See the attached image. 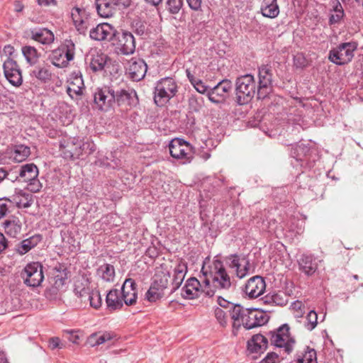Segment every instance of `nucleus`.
Here are the masks:
<instances>
[{"mask_svg": "<svg viewBox=\"0 0 363 363\" xmlns=\"http://www.w3.org/2000/svg\"><path fill=\"white\" fill-rule=\"evenodd\" d=\"M256 93V83L251 74H245L237 78L235 94L237 102L240 105L247 104Z\"/></svg>", "mask_w": 363, "mask_h": 363, "instance_id": "obj_1", "label": "nucleus"}, {"mask_svg": "<svg viewBox=\"0 0 363 363\" xmlns=\"http://www.w3.org/2000/svg\"><path fill=\"white\" fill-rule=\"evenodd\" d=\"M204 283L205 286H202L196 278L191 277L186 280L184 286L182 287L181 296L184 298L189 300L199 297L201 294L208 297L213 296L216 291L209 286V279H206Z\"/></svg>", "mask_w": 363, "mask_h": 363, "instance_id": "obj_2", "label": "nucleus"}, {"mask_svg": "<svg viewBox=\"0 0 363 363\" xmlns=\"http://www.w3.org/2000/svg\"><path fill=\"white\" fill-rule=\"evenodd\" d=\"M289 330V325L284 324L276 330L267 333L268 340H269L271 345L283 348L286 354L292 351L295 342L294 338L290 335Z\"/></svg>", "mask_w": 363, "mask_h": 363, "instance_id": "obj_3", "label": "nucleus"}, {"mask_svg": "<svg viewBox=\"0 0 363 363\" xmlns=\"http://www.w3.org/2000/svg\"><path fill=\"white\" fill-rule=\"evenodd\" d=\"M357 48V43L353 41L340 43L336 48L330 50L328 59L337 65L347 64L354 57V52Z\"/></svg>", "mask_w": 363, "mask_h": 363, "instance_id": "obj_4", "label": "nucleus"}, {"mask_svg": "<svg viewBox=\"0 0 363 363\" xmlns=\"http://www.w3.org/2000/svg\"><path fill=\"white\" fill-rule=\"evenodd\" d=\"M209 273L214 289L223 291L230 289L232 286L230 277L228 274L221 261L218 259L214 260Z\"/></svg>", "mask_w": 363, "mask_h": 363, "instance_id": "obj_5", "label": "nucleus"}, {"mask_svg": "<svg viewBox=\"0 0 363 363\" xmlns=\"http://www.w3.org/2000/svg\"><path fill=\"white\" fill-rule=\"evenodd\" d=\"M177 84L172 78L167 77L160 80L155 86L154 101L157 106H163L177 92Z\"/></svg>", "mask_w": 363, "mask_h": 363, "instance_id": "obj_6", "label": "nucleus"}, {"mask_svg": "<svg viewBox=\"0 0 363 363\" xmlns=\"http://www.w3.org/2000/svg\"><path fill=\"white\" fill-rule=\"evenodd\" d=\"M38 169L35 164H26L21 167L18 177H20L23 182L28 183V188L31 191L37 192L40 191L42 187L41 184L38 179ZM17 179L18 177H16L15 179H10L14 182Z\"/></svg>", "mask_w": 363, "mask_h": 363, "instance_id": "obj_7", "label": "nucleus"}, {"mask_svg": "<svg viewBox=\"0 0 363 363\" xmlns=\"http://www.w3.org/2000/svg\"><path fill=\"white\" fill-rule=\"evenodd\" d=\"M114 85L104 86L96 89L94 94V104L99 110L108 111L114 104Z\"/></svg>", "mask_w": 363, "mask_h": 363, "instance_id": "obj_8", "label": "nucleus"}, {"mask_svg": "<svg viewBox=\"0 0 363 363\" xmlns=\"http://www.w3.org/2000/svg\"><path fill=\"white\" fill-rule=\"evenodd\" d=\"M43 269V265L40 262L28 264L21 272L24 284L30 287L40 286L44 279Z\"/></svg>", "mask_w": 363, "mask_h": 363, "instance_id": "obj_9", "label": "nucleus"}, {"mask_svg": "<svg viewBox=\"0 0 363 363\" xmlns=\"http://www.w3.org/2000/svg\"><path fill=\"white\" fill-rule=\"evenodd\" d=\"M169 150L172 157L183 160V163L189 162L193 158L191 145L183 139H173L169 143Z\"/></svg>", "mask_w": 363, "mask_h": 363, "instance_id": "obj_10", "label": "nucleus"}, {"mask_svg": "<svg viewBox=\"0 0 363 363\" xmlns=\"http://www.w3.org/2000/svg\"><path fill=\"white\" fill-rule=\"evenodd\" d=\"M226 264L239 279H242L250 274V262L245 255H231L226 258Z\"/></svg>", "mask_w": 363, "mask_h": 363, "instance_id": "obj_11", "label": "nucleus"}, {"mask_svg": "<svg viewBox=\"0 0 363 363\" xmlns=\"http://www.w3.org/2000/svg\"><path fill=\"white\" fill-rule=\"evenodd\" d=\"M259 85L257 95L259 99H265L272 90V73L270 67L263 65L259 68Z\"/></svg>", "mask_w": 363, "mask_h": 363, "instance_id": "obj_12", "label": "nucleus"}, {"mask_svg": "<svg viewBox=\"0 0 363 363\" xmlns=\"http://www.w3.org/2000/svg\"><path fill=\"white\" fill-rule=\"evenodd\" d=\"M111 44L123 55L132 54L135 50V38L133 34L128 31L120 33L116 30Z\"/></svg>", "mask_w": 363, "mask_h": 363, "instance_id": "obj_13", "label": "nucleus"}, {"mask_svg": "<svg viewBox=\"0 0 363 363\" xmlns=\"http://www.w3.org/2000/svg\"><path fill=\"white\" fill-rule=\"evenodd\" d=\"M3 69L4 76L11 84L20 86L23 83L21 70L13 59L4 60Z\"/></svg>", "mask_w": 363, "mask_h": 363, "instance_id": "obj_14", "label": "nucleus"}, {"mask_svg": "<svg viewBox=\"0 0 363 363\" xmlns=\"http://www.w3.org/2000/svg\"><path fill=\"white\" fill-rule=\"evenodd\" d=\"M116 31L115 28L111 24L103 23L91 28L89 31V36L95 40H108L111 43L116 35Z\"/></svg>", "mask_w": 363, "mask_h": 363, "instance_id": "obj_15", "label": "nucleus"}, {"mask_svg": "<svg viewBox=\"0 0 363 363\" xmlns=\"http://www.w3.org/2000/svg\"><path fill=\"white\" fill-rule=\"evenodd\" d=\"M268 321L267 315L261 311L255 308H248V313L243 320L242 325L247 330L252 329L264 325Z\"/></svg>", "mask_w": 363, "mask_h": 363, "instance_id": "obj_16", "label": "nucleus"}, {"mask_svg": "<svg viewBox=\"0 0 363 363\" xmlns=\"http://www.w3.org/2000/svg\"><path fill=\"white\" fill-rule=\"evenodd\" d=\"M60 150L66 159L78 158L83 152L82 143L77 138H70L60 144Z\"/></svg>", "mask_w": 363, "mask_h": 363, "instance_id": "obj_17", "label": "nucleus"}, {"mask_svg": "<svg viewBox=\"0 0 363 363\" xmlns=\"http://www.w3.org/2000/svg\"><path fill=\"white\" fill-rule=\"evenodd\" d=\"M266 284L260 276H255L250 278L245 286L244 291L250 298H255L264 294Z\"/></svg>", "mask_w": 363, "mask_h": 363, "instance_id": "obj_18", "label": "nucleus"}, {"mask_svg": "<svg viewBox=\"0 0 363 363\" xmlns=\"http://www.w3.org/2000/svg\"><path fill=\"white\" fill-rule=\"evenodd\" d=\"M114 104L118 106H131L135 103L136 92L130 88L114 86Z\"/></svg>", "mask_w": 363, "mask_h": 363, "instance_id": "obj_19", "label": "nucleus"}, {"mask_svg": "<svg viewBox=\"0 0 363 363\" xmlns=\"http://www.w3.org/2000/svg\"><path fill=\"white\" fill-rule=\"evenodd\" d=\"M121 295L123 303L131 306L136 303L138 290L136 284L133 279H126L121 288Z\"/></svg>", "mask_w": 363, "mask_h": 363, "instance_id": "obj_20", "label": "nucleus"}, {"mask_svg": "<svg viewBox=\"0 0 363 363\" xmlns=\"http://www.w3.org/2000/svg\"><path fill=\"white\" fill-rule=\"evenodd\" d=\"M68 82L69 85L67 89V92L72 99L82 94L84 84L82 74L79 71L73 72L69 76Z\"/></svg>", "mask_w": 363, "mask_h": 363, "instance_id": "obj_21", "label": "nucleus"}, {"mask_svg": "<svg viewBox=\"0 0 363 363\" xmlns=\"http://www.w3.org/2000/svg\"><path fill=\"white\" fill-rule=\"evenodd\" d=\"M147 66L141 59H131L128 67V73L133 81H140L144 78Z\"/></svg>", "mask_w": 363, "mask_h": 363, "instance_id": "obj_22", "label": "nucleus"}, {"mask_svg": "<svg viewBox=\"0 0 363 363\" xmlns=\"http://www.w3.org/2000/svg\"><path fill=\"white\" fill-rule=\"evenodd\" d=\"M187 273V264L182 260H177L172 269V291H175L182 284Z\"/></svg>", "mask_w": 363, "mask_h": 363, "instance_id": "obj_23", "label": "nucleus"}, {"mask_svg": "<svg viewBox=\"0 0 363 363\" xmlns=\"http://www.w3.org/2000/svg\"><path fill=\"white\" fill-rule=\"evenodd\" d=\"M90 284L89 279L86 276H78L74 279L73 291L74 294L80 298L82 302L84 298H87L89 293L92 289Z\"/></svg>", "mask_w": 363, "mask_h": 363, "instance_id": "obj_24", "label": "nucleus"}, {"mask_svg": "<svg viewBox=\"0 0 363 363\" xmlns=\"http://www.w3.org/2000/svg\"><path fill=\"white\" fill-rule=\"evenodd\" d=\"M232 87L233 86L230 80L223 79L220 81L208 92L209 100L213 102H218L220 99H216V96H220V98L224 99L231 91Z\"/></svg>", "mask_w": 363, "mask_h": 363, "instance_id": "obj_25", "label": "nucleus"}, {"mask_svg": "<svg viewBox=\"0 0 363 363\" xmlns=\"http://www.w3.org/2000/svg\"><path fill=\"white\" fill-rule=\"evenodd\" d=\"M267 337L257 334L247 342V349L251 353H263L267 348Z\"/></svg>", "mask_w": 363, "mask_h": 363, "instance_id": "obj_26", "label": "nucleus"}, {"mask_svg": "<svg viewBox=\"0 0 363 363\" xmlns=\"http://www.w3.org/2000/svg\"><path fill=\"white\" fill-rule=\"evenodd\" d=\"M30 38L43 45H50L55 40L53 33L47 28H34L31 30Z\"/></svg>", "mask_w": 363, "mask_h": 363, "instance_id": "obj_27", "label": "nucleus"}, {"mask_svg": "<svg viewBox=\"0 0 363 363\" xmlns=\"http://www.w3.org/2000/svg\"><path fill=\"white\" fill-rule=\"evenodd\" d=\"M298 264L300 269L308 276L313 274L318 269L316 259L313 255H303Z\"/></svg>", "mask_w": 363, "mask_h": 363, "instance_id": "obj_28", "label": "nucleus"}, {"mask_svg": "<svg viewBox=\"0 0 363 363\" xmlns=\"http://www.w3.org/2000/svg\"><path fill=\"white\" fill-rule=\"evenodd\" d=\"M41 235H34L16 245L15 251L20 255H23L35 247L41 241Z\"/></svg>", "mask_w": 363, "mask_h": 363, "instance_id": "obj_29", "label": "nucleus"}, {"mask_svg": "<svg viewBox=\"0 0 363 363\" xmlns=\"http://www.w3.org/2000/svg\"><path fill=\"white\" fill-rule=\"evenodd\" d=\"M10 158L16 162L25 161L30 155V150L28 146L24 145H16L10 150Z\"/></svg>", "mask_w": 363, "mask_h": 363, "instance_id": "obj_30", "label": "nucleus"}, {"mask_svg": "<svg viewBox=\"0 0 363 363\" xmlns=\"http://www.w3.org/2000/svg\"><path fill=\"white\" fill-rule=\"evenodd\" d=\"M30 76L45 83L50 81L52 77L50 66L45 63L38 65L30 72Z\"/></svg>", "mask_w": 363, "mask_h": 363, "instance_id": "obj_31", "label": "nucleus"}, {"mask_svg": "<svg viewBox=\"0 0 363 363\" xmlns=\"http://www.w3.org/2000/svg\"><path fill=\"white\" fill-rule=\"evenodd\" d=\"M106 302L111 310H116L122 308L123 301L121 293L118 289H111L106 295Z\"/></svg>", "mask_w": 363, "mask_h": 363, "instance_id": "obj_32", "label": "nucleus"}, {"mask_svg": "<svg viewBox=\"0 0 363 363\" xmlns=\"http://www.w3.org/2000/svg\"><path fill=\"white\" fill-rule=\"evenodd\" d=\"M95 7L98 14L102 18H109L114 13L115 6L110 0H96Z\"/></svg>", "mask_w": 363, "mask_h": 363, "instance_id": "obj_33", "label": "nucleus"}, {"mask_svg": "<svg viewBox=\"0 0 363 363\" xmlns=\"http://www.w3.org/2000/svg\"><path fill=\"white\" fill-rule=\"evenodd\" d=\"M7 199L10 206L12 203H15L18 208H28L31 206L30 195L21 190Z\"/></svg>", "mask_w": 363, "mask_h": 363, "instance_id": "obj_34", "label": "nucleus"}, {"mask_svg": "<svg viewBox=\"0 0 363 363\" xmlns=\"http://www.w3.org/2000/svg\"><path fill=\"white\" fill-rule=\"evenodd\" d=\"M261 11L265 17L270 18L277 17L279 13V8L277 0H264Z\"/></svg>", "mask_w": 363, "mask_h": 363, "instance_id": "obj_35", "label": "nucleus"}, {"mask_svg": "<svg viewBox=\"0 0 363 363\" xmlns=\"http://www.w3.org/2000/svg\"><path fill=\"white\" fill-rule=\"evenodd\" d=\"M80 15L86 16V11L79 8H74L72 11V18L77 30L84 33L87 29L86 26V19L80 18Z\"/></svg>", "mask_w": 363, "mask_h": 363, "instance_id": "obj_36", "label": "nucleus"}, {"mask_svg": "<svg viewBox=\"0 0 363 363\" xmlns=\"http://www.w3.org/2000/svg\"><path fill=\"white\" fill-rule=\"evenodd\" d=\"M97 276L104 281L113 282L115 279L114 267L110 264L101 265L96 272Z\"/></svg>", "mask_w": 363, "mask_h": 363, "instance_id": "obj_37", "label": "nucleus"}, {"mask_svg": "<svg viewBox=\"0 0 363 363\" xmlns=\"http://www.w3.org/2000/svg\"><path fill=\"white\" fill-rule=\"evenodd\" d=\"M169 277V272H164L162 268L157 269L154 275L152 283L155 286H157L160 289L164 290L168 286Z\"/></svg>", "mask_w": 363, "mask_h": 363, "instance_id": "obj_38", "label": "nucleus"}, {"mask_svg": "<svg viewBox=\"0 0 363 363\" xmlns=\"http://www.w3.org/2000/svg\"><path fill=\"white\" fill-rule=\"evenodd\" d=\"M330 4L333 13L330 17V23H337L342 19L345 15L343 8L338 0H331Z\"/></svg>", "mask_w": 363, "mask_h": 363, "instance_id": "obj_39", "label": "nucleus"}, {"mask_svg": "<svg viewBox=\"0 0 363 363\" xmlns=\"http://www.w3.org/2000/svg\"><path fill=\"white\" fill-rule=\"evenodd\" d=\"M230 313L231 318L234 320L233 326L235 327L237 323L239 326L241 323L242 324L243 320L248 313V308H245L240 305H235Z\"/></svg>", "mask_w": 363, "mask_h": 363, "instance_id": "obj_40", "label": "nucleus"}, {"mask_svg": "<svg viewBox=\"0 0 363 363\" xmlns=\"http://www.w3.org/2000/svg\"><path fill=\"white\" fill-rule=\"evenodd\" d=\"M111 339V335L108 333H95L90 335L87 339V344L91 347L100 345Z\"/></svg>", "mask_w": 363, "mask_h": 363, "instance_id": "obj_41", "label": "nucleus"}, {"mask_svg": "<svg viewBox=\"0 0 363 363\" xmlns=\"http://www.w3.org/2000/svg\"><path fill=\"white\" fill-rule=\"evenodd\" d=\"M22 53L28 63L30 65H35L40 56L37 49L33 46L26 45L22 48Z\"/></svg>", "mask_w": 363, "mask_h": 363, "instance_id": "obj_42", "label": "nucleus"}, {"mask_svg": "<svg viewBox=\"0 0 363 363\" xmlns=\"http://www.w3.org/2000/svg\"><path fill=\"white\" fill-rule=\"evenodd\" d=\"M108 57L104 54H97L92 56L90 67L94 72L101 71L107 63Z\"/></svg>", "mask_w": 363, "mask_h": 363, "instance_id": "obj_43", "label": "nucleus"}, {"mask_svg": "<svg viewBox=\"0 0 363 363\" xmlns=\"http://www.w3.org/2000/svg\"><path fill=\"white\" fill-rule=\"evenodd\" d=\"M6 233L11 237H16L21 230V223L18 220H6L4 222Z\"/></svg>", "mask_w": 363, "mask_h": 363, "instance_id": "obj_44", "label": "nucleus"}, {"mask_svg": "<svg viewBox=\"0 0 363 363\" xmlns=\"http://www.w3.org/2000/svg\"><path fill=\"white\" fill-rule=\"evenodd\" d=\"M59 48L63 50V54L67 61H72L74 59L75 55V45L72 40H65Z\"/></svg>", "mask_w": 363, "mask_h": 363, "instance_id": "obj_45", "label": "nucleus"}, {"mask_svg": "<svg viewBox=\"0 0 363 363\" xmlns=\"http://www.w3.org/2000/svg\"><path fill=\"white\" fill-rule=\"evenodd\" d=\"M82 302L85 303L89 302L91 307L94 308H99L102 303V299L99 291L96 289H92L89 293L87 298H84Z\"/></svg>", "mask_w": 363, "mask_h": 363, "instance_id": "obj_46", "label": "nucleus"}, {"mask_svg": "<svg viewBox=\"0 0 363 363\" xmlns=\"http://www.w3.org/2000/svg\"><path fill=\"white\" fill-rule=\"evenodd\" d=\"M63 50L60 48L55 50L51 55V62L53 65L57 67H66L69 61L64 60Z\"/></svg>", "mask_w": 363, "mask_h": 363, "instance_id": "obj_47", "label": "nucleus"}, {"mask_svg": "<svg viewBox=\"0 0 363 363\" xmlns=\"http://www.w3.org/2000/svg\"><path fill=\"white\" fill-rule=\"evenodd\" d=\"M297 363H318L315 350L307 347L304 353L297 357Z\"/></svg>", "mask_w": 363, "mask_h": 363, "instance_id": "obj_48", "label": "nucleus"}, {"mask_svg": "<svg viewBox=\"0 0 363 363\" xmlns=\"http://www.w3.org/2000/svg\"><path fill=\"white\" fill-rule=\"evenodd\" d=\"M164 295V290L160 289L157 286H155L153 283H152L150 289L147 291L145 294V297L147 301L150 302H155L160 298H161Z\"/></svg>", "mask_w": 363, "mask_h": 363, "instance_id": "obj_49", "label": "nucleus"}, {"mask_svg": "<svg viewBox=\"0 0 363 363\" xmlns=\"http://www.w3.org/2000/svg\"><path fill=\"white\" fill-rule=\"evenodd\" d=\"M318 323V315L317 313L311 310L306 316V322L304 325L306 329L311 331L313 330L317 325Z\"/></svg>", "mask_w": 363, "mask_h": 363, "instance_id": "obj_50", "label": "nucleus"}, {"mask_svg": "<svg viewBox=\"0 0 363 363\" xmlns=\"http://www.w3.org/2000/svg\"><path fill=\"white\" fill-rule=\"evenodd\" d=\"M215 317L218 323L222 326L225 327L228 323V316L226 313L220 308H216L214 311Z\"/></svg>", "mask_w": 363, "mask_h": 363, "instance_id": "obj_51", "label": "nucleus"}, {"mask_svg": "<svg viewBox=\"0 0 363 363\" xmlns=\"http://www.w3.org/2000/svg\"><path fill=\"white\" fill-rule=\"evenodd\" d=\"M66 282V278L62 274H59L53 277L52 288L54 291L60 290Z\"/></svg>", "mask_w": 363, "mask_h": 363, "instance_id": "obj_52", "label": "nucleus"}, {"mask_svg": "<svg viewBox=\"0 0 363 363\" xmlns=\"http://www.w3.org/2000/svg\"><path fill=\"white\" fill-rule=\"evenodd\" d=\"M182 6V0H167V7L172 13H177Z\"/></svg>", "mask_w": 363, "mask_h": 363, "instance_id": "obj_53", "label": "nucleus"}, {"mask_svg": "<svg viewBox=\"0 0 363 363\" xmlns=\"http://www.w3.org/2000/svg\"><path fill=\"white\" fill-rule=\"evenodd\" d=\"M11 206L8 201L7 197L0 199V219L5 217L9 212Z\"/></svg>", "mask_w": 363, "mask_h": 363, "instance_id": "obj_54", "label": "nucleus"}, {"mask_svg": "<svg viewBox=\"0 0 363 363\" xmlns=\"http://www.w3.org/2000/svg\"><path fill=\"white\" fill-rule=\"evenodd\" d=\"M15 50L14 48L10 45H5L1 51V58H5L4 60L12 59L11 56L13 54Z\"/></svg>", "mask_w": 363, "mask_h": 363, "instance_id": "obj_55", "label": "nucleus"}, {"mask_svg": "<svg viewBox=\"0 0 363 363\" xmlns=\"http://www.w3.org/2000/svg\"><path fill=\"white\" fill-rule=\"evenodd\" d=\"M48 343L51 350H55L57 348L62 349L64 347L63 343L61 342L60 339L57 337L50 338Z\"/></svg>", "mask_w": 363, "mask_h": 363, "instance_id": "obj_56", "label": "nucleus"}, {"mask_svg": "<svg viewBox=\"0 0 363 363\" xmlns=\"http://www.w3.org/2000/svg\"><path fill=\"white\" fill-rule=\"evenodd\" d=\"M195 89L201 93L204 94L207 91L208 87L204 84V83L201 79H197L194 82V84H192Z\"/></svg>", "mask_w": 363, "mask_h": 363, "instance_id": "obj_57", "label": "nucleus"}, {"mask_svg": "<svg viewBox=\"0 0 363 363\" xmlns=\"http://www.w3.org/2000/svg\"><path fill=\"white\" fill-rule=\"evenodd\" d=\"M294 65L297 67H304L307 65L306 60L302 55H296L294 58Z\"/></svg>", "mask_w": 363, "mask_h": 363, "instance_id": "obj_58", "label": "nucleus"}, {"mask_svg": "<svg viewBox=\"0 0 363 363\" xmlns=\"http://www.w3.org/2000/svg\"><path fill=\"white\" fill-rule=\"evenodd\" d=\"M278 359V355L274 352H269L262 359L261 363H275V360Z\"/></svg>", "mask_w": 363, "mask_h": 363, "instance_id": "obj_59", "label": "nucleus"}, {"mask_svg": "<svg viewBox=\"0 0 363 363\" xmlns=\"http://www.w3.org/2000/svg\"><path fill=\"white\" fill-rule=\"evenodd\" d=\"M186 1L189 7L194 11H197L201 8V0H186Z\"/></svg>", "mask_w": 363, "mask_h": 363, "instance_id": "obj_60", "label": "nucleus"}, {"mask_svg": "<svg viewBox=\"0 0 363 363\" xmlns=\"http://www.w3.org/2000/svg\"><path fill=\"white\" fill-rule=\"evenodd\" d=\"M95 145L94 143H82L83 151L89 150L88 153L90 154L95 151Z\"/></svg>", "mask_w": 363, "mask_h": 363, "instance_id": "obj_61", "label": "nucleus"}, {"mask_svg": "<svg viewBox=\"0 0 363 363\" xmlns=\"http://www.w3.org/2000/svg\"><path fill=\"white\" fill-rule=\"evenodd\" d=\"M217 302L223 308H228L231 305V303L225 300V298H222L221 296H218L217 298Z\"/></svg>", "mask_w": 363, "mask_h": 363, "instance_id": "obj_62", "label": "nucleus"}, {"mask_svg": "<svg viewBox=\"0 0 363 363\" xmlns=\"http://www.w3.org/2000/svg\"><path fill=\"white\" fill-rule=\"evenodd\" d=\"M113 5L116 6H121L123 7L128 6L130 3V0H110Z\"/></svg>", "mask_w": 363, "mask_h": 363, "instance_id": "obj_63", "label": "nucleus"}, {"mask_svg": "<svg viewBox=\"0 0 363 363\" xmlns=\"http://www.w3.org/2000/svg\"><path fill=\"white\" fill-rule=\"evenodd\" d=\"M7 247V242L4 235L0 233V253L2 252Z\"/></svg>", "mask_w": 363, "mask_h": 363, "instance_id": "obj_64", "label": "nucleus"}]
</instances>
